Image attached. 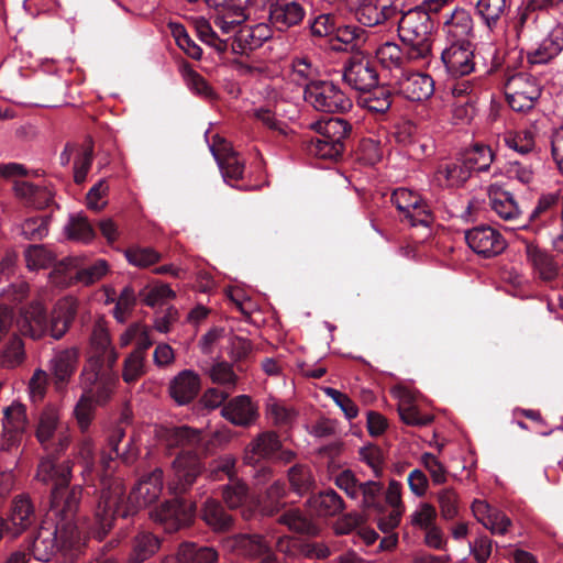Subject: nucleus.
Instances as JSON below:
<instances>
[{
	"label": "nucleus",
	"instance_id": "nucleus-1",
	"mask_svg": "<svg viewBox=\"0 0 563 563\" xmlns=\"http://www.w3.org/2000/svg\"><path fill=\"white\" fill-rule=\"evenodd\" d=\"M163 489V471L155 468L143 476L124 500V485L120 477L101 478V492L95 509V528L91 534L98 540L111 529L114 518H126L156 501Z\"/></svg>",
	"mask_w": 563,
	"mask_h": 563
},
{
	"label": "nucleus",
	"instance_id": "nucleus-2",
	"mask_svg": "<svg viewBox=\"0 0 563 563\" xmlns=\"http://www.w3.org/2000/svg\"><path fill=\"white\" fill-rule=\"evenodd\" d=\"M77 310V300L73 297H64L55 303L49 317H47L44 306L34 301L21 311L18 327L23 334L34 340H40L46 334L59 340L70 328Z\"/></svg>",
	"mask_w": 563,
	"mask_h": 563
},
{
	"label": "nucleus",
	"instance_id": "nucleus-3",
	"mask_svg": "<svg viewBox=\"0 0 563 563\" xmlns=\"http://www.w3.org/2000/svg\"><path fill=\"white\" fill-rule=\"evenodd\" d=\"M74 463L70 460L58 462L54 455L40 460L35 478L45 484L53 485L51 492V514L66 511L68 516L76 514L82 496V487L74 485L68 488L73 477Z\"/></svg>",
	"mask_w": 563,
	"mask_h": 563
},
{
	"label": "nucleus",
	"instance_id": "nucleus-4",
	"mask_svg": "<svg viewBox=\"0 0 563 563\" xmlns=\"http://www.w3.org/2000/svg\"><path fill=\"white\" fill-rule=\"evenodd\" d=\"M75 515L47 512L48 520L54 522L51 527H41L32 544V552L36 560L48 562L62 549H74L81 544L82 532L75 521Z\"/></svg>",
	"mask_w": 563,
	"mask_h": 563
},
{
	"label": "nucleus",
	"instance_id": "nucleus-5",
	"mask_svg": "<svg viewBox=\"0 0 563 563\" xmlns=\"http://www.w3.org/2000/svg\"><path fill=\"white\" fill-rule=\"evenodd\" d=\"M309 128L318 136L305 142V148L311 156L336 161L344 152V140L350 135L352 126L342 118H328L311 122Z\"/></svg>",
	"mask_w": 563,
	"mask_h": 563
},
{
	"label": "nucleus",
	"instance_id": "nucleus-6",
	"mask_svg": "<svg viewBox=\"0 0 563 563\" xmlns=\"http://www.w3.org/2000/svg\"><path fill=\"white\" fill-rule=\"evenodd\" d=\"M433 22L424 10L412 8L404 12L398 21V36L404 46L415 56L430 63L432 56Z\"/></svg>",
	"mask_w": 563,
	"mask_h": 563
},
{
	"label": "nucleus",
	"instance_id": "nucleus-7",
	"mask_svg": "<svg viewBox=\"0 0 563 563\" xmlns=\"http://www.w3.org/2000/svg\"><path fill=\"white\" fill-rule=\"evenodd\" d=\"M305 101L316 111L324 113L345 112L352 108V100L332 81H311L303 90Z\"/></svg>",
	"mask_w": 563,
	"mask_h": 563
},
{
	"label": "nucleus",
	"instance_id": "nucleus-8",
	"mask_svg": "<svg viewBox=\"0 0 563 563\" xmlns=\"http://www.w3.org/2000/svg\"><path fill=\"white\" fill-rule=\"evenodd\" d=\"M119 354L111 343L107 328L98 322L93 325L89 340L88 355L84 365V375L96 377L95 371L100 366L114 367Z\"/></svg>",
	"mask_w": 563,
	"mask_h": 563
},
{
	"label": "nucleus",
	"instance_id": "nucleus-9",
	"mask_svg": "<svg viewBox=\"0 0 563 563\" xmlns=\"http://www.w3.org/2000/svg\"><path fill=\"white\" fill-rule=\"evenodd\" d=\"M505 95L512 110L525 112L534 107L541 96V86L532 75L518 73L507 79Z\"/></svg>",
	"mask_w": 563,
	"mask_h": 563
},
{
	"label": "nucleus",
	"instance_id": "nucleus-10",
	"mask_svg": "<svg viewBox=\"0 0 563 563\" xmlns=\"http://www.w3.org/2000/svg\"><path fill=\"white\" fill-rule=\"evenodd\" d=\"M391 201L400 213V220L408 224L428 225L431 222V212L421 197L407 188H398L391 195Z\"/></svg>",
	"mask_w": 563,
	"mask_h": 563
},
{
	"label": "nucleus",
	"instance_id": "nucleus-11",
	"mask_svg": "<svg viewBox=\"0 0 563 563\" xmlns=\"http://www.w3.org/2000/svg\"><path fill=\"white\" fill-rule=\"evenodd\" d=\"M173 477L168 482V489L174 494L185 493L192 486L202 472L199 456L191 450L183 451L172 464Z\"/></svg>",
	"mask_w": 563,
	"mask_h": 563
},
{
	"label": "nucleus",
	"instance_id": "nucleus-12",
	"mask_svg": "<svg viewBox=\"0 0 563 563\" xmlns=\"http://www.w3.org/2000/svg\"><path fill=\"white\" fill-rule=\"evenodd\" d=\"M196 507L192 503L173 499L162 504L151 512V517L162 523L166 531L174 532L189 526L195 518Z\"/></svg>",
	"mask_w": 563,
	"mask_h": 563
},
{
	"label": "nucleus",
	"instance_id": "nucleus-13",
	"mask_svg": "<svg viewBox=\"0 0 563 563\" xmlns=\"http://www.w3.org/2000/svg\"><path fill=\"white\" fill-rule=\"evenodd\" d=\"M96 377L84 375V368L80 372V384L85 391L89 394L97 405L107 404L114 394L119 385V375L114 367L100 366L95 371Z\"/></svg>",
	"mask_w": 563,
	"mask_h": 563
},
{
	"label": "nucleus",
	"instance_id": "nucleus-14",
	"mask_svg": "<svg viewBox=\"0 0 563 563\" xmlns=\"http://www.w3.org/2000/svg\"><path fill=\"white\" fill-rule=\"evenodd\" d=\"M467 245L478 255L493 257L506 249L503 235L492 227H475L465 232Z\"/></svg>",
	"mask_w": 563,
	"mask_h": 563
},
{
	"label": "nucleus",
	"instance_id": "nucleus-15",
	"mask_svg": "<svg viewBox=\"0 0 563 563\" xmlns=\"http://www.w3.org/2000/svg\"><path fill=\"white\" fill-rule=\"evenodd\" d=\"M377 62L386 69L406 70L409 64L418 66L428 65L421 56H415L408 49V46H400L396 42L387 41L378 45L375 51Z\"/></svg>",
	"mask_w": 563,
	"mask_h": 563
},
{
	"label": "nucleus",
	"instance_id": "nucleus-16",
	"mask_svg": "<svg viewBox=\"0 0 563 563\" xmlns=\"http://www.w3.org/2000/svg\"><path fill=\"white\" fill-rule=\"evenodd\" d=\"M80 358V349L69 346L54 350L48 362V369L53 376L56 388H64L77 371Z\"/></svg>",
	"mask_w": 563,
	"mask_h": 563
},
{
	"label": "nucleus",
	"instance_id": "nucleus-17",
	"mask_svg": "<svg viewBox=\"0 0 563 563\" xmlns=\"http://www.w3.org/2000/svg\"><path fill=\"white\" fill-rule=\"evenodd\" d=\"M441 59L450 75L454 77L470 75L475 67L471 41L449 42L441 54Z\"/></svg>",
	"mask_w": 563,
	"mask_h": 563
},
{
	"label": "nucleus",
	"instance_id": "nucleus-18",
	"mask_svg": "<svg viewBox=\"0 0 563 563\" xmlns=\"http://www.w3.org/2000/svg\"><path fill=\"white\" fill-rule=\"evenodd\" d=\"M27 426L26 408L20 402H12L4 409L2 420V446L5 450L18 448L22 442Z\"/></svg>",
	"mask_w": 563,
	"mask_h": 563
},
{
	"label": "nucleus",
	"instance_id": "nucleus-19",
	"mask_svg": "<svg viewBox=\"0 0 563 563\" xmlns=\"http://www.w3.org/2000/svg\"><path fill=\"white\" fill-rule=\"evenodd\" d=\"M210 151L218 163L222 177L225 183L236 181L243 177L244 162L231 144L219 136L214 137L210 145Z\"/></svg>",
	"mask_w": 563,
	"mask_h": 563
},
{
	"label": "nucleus",
	"instance_id": "nucleus-20",
	"mask_svg": "<svg viewBox=\"0 0 563 563\" xmlns=\"http://www.w3.org/2000/svg\"><path fill=\"white\" fill-rule=\"evenodd\" d=\"M343 80L355 90L367 91L376 87L378 75L368 58L355 56L345 64Z\"/></svg>",
	"mask_w": 563,
	"mask_h": 563
},
{
	"label": "nucleus",
	"instance_id": "nucleus-21",
	"mask_svg": "<svg viewBox=\"0 0 563 563\" xmlns=\"http://www.w3.org/2000/svg\"><path fill=\"white\" fill-rule=\"evenodd\" d=\"M441 19V31L448 43H465L470 41L474 24L472 15L466 9L456 7L452 11L444 13Z\"/></svg>",
	"mask_w": 563,
	"mask_h": 563
},
{
	"label": "nucleus",
	"instance_id": "nucleus-22",
	"mask_svg": "<svg viewBox=\"0 0 563 563\" xmlns=\"http://www.w3.org/2000/svg\"><path fill=\"white\" fill-rule=\"evenodd\" d=\"M155 435L167 450L192 449L202 441L201 431L188 426H159L155 429Z\"/></svg>",
	"mask_w": 563,
	"mask_h": 563
},
{
	"label": "nucleus",
	"instance_id": "nucleus-23",
	"mask_svg": "<svg viewBox=\"0 0 563 563\" xmlns=\"http://www.w3.org/2000/svg\"><path fill=\"white\" fill-rule=\"evenodd\" d=\"M272 35V29L266 23L242 24L230 46L235 54H247L261 47Z\"/></svg>",
	"mask_w": 563,
	"mask_h": 563
},
{
	"label": "nucleus",
	"instance_id": "nucleus-24",
	"mask_svg": "<svg viewBox=\"0 0 563 563\" xmlns=\"http://www.w3.org/2000/svg\"><path fill=\"white\" fill-rule=\"evenodd\" d=\"M523 251L528 264L543 282H551L559 275V264L545 250L533 241H523Z\"/></svg>",
	"mask_w": 563,
	"mask_h": 563
},
{
	"label": "nucleus",
	"instance_id": "nucleus-25",
	"mask_svg": "<svg viewBox=\"0 0 563 563\" xmlns=\"http://www.w3.org/2000/svg\"><path fill=\"white\" fill-rule=\"evenodd\" d=\"M5 521L9 525L8 533L12 539L25 532L35 521V510L31 499L25 495L16 496L12 500Z\"/></svg>",
	"mask_w": 563,
	"mask_h": 563
},
{
	"label": "nucleus",
	"instance_id": "nucleus-26",
	"mask_svg": "<svg viewBox=\"0 0 563 563\" xmlns=\"http://www.w3.org/2000/svg\"><path fill=\"white\" fill-rule=\"evenodd\" d=\"M472 511L476 520L496 536H505L512 525L505 512L492 507L486 500L475 499Z\"/></svg>",
	"mask_w": 563,
	"mask_h": 563
},
{
	"label": "nucleus",
	"instance_id": "nucleus-27",
	"mask_svg": "<svg viewBox=\"0 0 563 563\" xmlns=\"http://www.w3.org/2000/svg\"><path fill=\"white\" fill-rule=\"evenodd\" d=\"M398 89L408 100L422 101L433 93L434 82L427 74L402 71L398 79Z\"/></svg>",
	"mask_w": 563,
	"mask_h": 563
},
{
	"label": "nucleus",
	"instance_id": "nucleus-28",
	"mask_svg": "<svg viewBox=\"0 0 563 563\" xmlns=\"http://www.w3.org/2000/svg\"><path fill=\"white\" fill-rule=\"evenodd\" d=\"M221 413L231 423L247 427L256 421L258 408L249 396L240 395L227 402Z\"/></svg>",
	"mask_w": 563,
	"mask_h": 563
},
{
	"label": "nucleus",
	"instance_id": "nucleus-29",
	"mask_svg": "<svg viewBox=\"0 0 563 563\" xmlns=\"http://www.w3.org/2000/svg\"><path fill=\"white\" fill-rule=\"evenodd\" d=\"M540 135V124L534 121L516 131H506L503 139L508 148L525 155L536 151Z\"/></svg>",
	"mask_w": 563,
	"mask_h": 563
},
{
	"label": "nucleus",
	"instance_id": "nucleus-30",
	"mask_svg": "<svg viewBox=\"0 0 563 563\" xmlns=\"http://www.w3.org/2000/svg\"><path fill=\"white\" fill-rule=\"evenodd\" d=\"M200 377L190 369L179 372L169 383V395L178 405H186L196 398L200 390Z\"/></svg>",
	"mask_w": 563,
	"mask_h": 563
},
{
	"label": "nucleus",
	"instance_id": "nucleus-31",
	"mask_svg": "<svg viewBox=\"0 0 563 563\" xmlns=\"http://www.w3.org/2000/svg\"><path fill=\"white\" fill-rule=\"evenodd\" d=\"M398 11L394 5L378 7L377 0H356L355 18L365 26L383 24L395 19Z\"/></svg>",
	"mask_w": 563,
	"mask_h": 563
},
{
	"label": "nucleus",
	"instance_id": "nucleus-32",
	"mask_svg": "<svg viewBox=\"0 0 563 563\" xmlns=\"http://www.w3.org/2000/svg\"><path fill=\"white\" fill-rule=\"evenodd\" d=\"M306 14L303 7L297 1L282 0L269 10V21L279 31L300 23Z\"/></svg>",
	"mask_w": 563,
	"mask_h": 563
},
{
	"label": "nucleus",
	"instance_id": "nucleus-33",
	"mask_svg": "<svg viewBox=\"0 0 563 563\" xmlns=\"http://www.w3.org/2000/svg\"><path fill=\"white\" fill-rule=\"evenodd\" d=\"M217 559L218 553L213 548L185 542L175 554L166 556L163 563H214Z\"/></svg>",
	"mask_w": 563,
	"mask_h": 563
},
{
	"label": "nucleus",
	"instance_id": "nucleus-34",
	"mask_svg": "<svg viewBox=\"0 0 563 563\" xmlns=\"http://www.w3.org/2000/svg\"><path fill=\"white\" fill-rule=\"evenodd\" d=\"M470 177L468 170L459 158L439 164L432 181L441 188H454L464 185Z\"/></svg>",
	"mask_w": 563,
	"mask_h": 563
},
{
	"label": "nucleus",
	"instance_id": "nucleus-35",
	"mask_svg": "<svg viewBox=\"0 0 563 563\" xmlns=\"http://www.w3.org/2000/svg\"><path fill=\"white\" fill-rule=\"evenodd\" d=\"M232 551L243 556H261L271 554V542L258 534H238L227 540Z\"/></svg>",
	"mask_w": 563,
	"mask_h": 563
},
{
	"label": "nucleus",
	"instance_id": "nucleus-36",
	"mask_svg": "<svg viewBox=\"0 0 563 563\" xmlns=\"http://www.w3.org/2000/svg\"><path fill=\"white\" fill-rule=\"evenodd\" d=\"M563 49V27H554L536 49L528 54L531 64H547Z\"/></svg>",
	"mask_w": 563,
	"mask_h": 563
},
{
	"label": "nucleus",
	"instance_id": "nucleus-37",
	"mask_svg": "<svg viewBox=\"0 0 563 563\" xmlns=\"http://www.w3.org/2000/svg\"><path fill=\"white\" fill-rule=\"evenodd\" d=\"M279 448L280 441L274 432H263L246 446L244 461L247 464L257 463L274 455Z\"/></svg>",
	"mask_w": 563,
	"mask_h": 563
},
{
	"label": "nucleus",
	"instance_id": "nucleus-38",
	"mask_svg": "<svg viewBox=\"0 0 563 563\" xmlns=\"http://www.w3.org/2000/svg\"><path fill=\"white\" fill-rule=\"evenodd\" d=\"M64 428L60 422L59 410L55 407H45L38 417L36 426V439L44 449H48L56 433Z\"/></svg>",
	"mask_w": 563,
	"mask_h": 563
},
{
	"label": "nucleus",
	"instance_id": "nucleus-39",
	"mask_svg": "<svg viewBox=\"0 0 563 563\" xmlns=\"http://www.w3.org/2000/svg\"><path fill=\"white\" fill-rule=\"evenodd\" d=\"M125 437V431L121 427H117L112 430L111 434L108 438V445L111 449L114 456L110 455L107 457L104 454L102 455L101 463L104 468V474L101 476H107V478H111L108 476V472L111 470V462L114 457H120L124 463H132L136 455L137 450L134 448L133 440L131 439L126 444V450L120 452L119 444L122 442V440Z\"/></svg>",
	"mask_w": 563,
	"mask_h": 563
},
{
	"label": "nucleus",
	"instance_id": "nucleus-40",
	"mask_svg": "<svg viewBox=\"0 0 563 563\" xmlns=\"http://www.w3.org/2000/svg\"><path fill=\"white\" fill-rule=\"evenodd\" d=\"M508 9L507 0H476L475 2L476 15L490 32L498 27Z\"/></svg>",
	"mask_w": 563,
	"mask_h": 563
},
{
	"label": "nucleus",
	"instance_id": "nucleus-41",
	"mask_svg": "<svg viewBox=\"0 0 563 563\" xmlns=\"http://www.w3.org/2000/svg\"><path fill=\"white\" fill-rule=\"evenodd\" d=\"M245 19L244 10L241 4L232 9H224L217 11L213 18V25L221 32L222 36L228 40V47L236 34V31L242 26Z\"/></svg>",
	"mask_w": 563,
	"mask_h": 563
},
{
	"label": "nucleus",
	"instance_id": "nucleus-42",
	"mask_svg": "<svg viewBox=\"0 0 563 563\" xmlns=\"http://www.w3.org/2000/svg\"><path fill=\"white\" fill-rule=\"evenodd\" d=\"M488 196L492 209L500 219L511 221L519 217V207L510 192L492 186Z\"/></svg>",
	"mask_w": 563,
	"mask_h": 563
},
{
	"label": "nucleus",
	"instance_id": "nucleus-43",
	"mask_svg": "<svg viewBox=\"0 0 563 563\" xmlns=\"http://www.w3.org/2000/svg\"><path fill=\"white\" fill-rule=\"evenodd\" d=\"M460 161L471 176L473 172L487 170L494 161V153L487 145L475 144L462 155Z\"/></svg>",
	"mask_w": 563,
	"mask_h": 563
},
{
	"label": "nucleus",
	"instance_id": "nucleus-44",
	"mask_svg": "<svg viewBox=\"0 0 563 563\" xmlns=\"http://www.w3.org/2000/svg\"><path fill=\"white\" fill-rule=\"evenodd\" d=\"M310 507L318 516L332 517L344 509V501L333 489H328L309 499Z\"/></svg>",
	"mask_w": 563,
	"mask_h": 563
},
{
	"label": "nucleus",
	"instance_id": "nucleus-45",
	"mask_svg": "<svg viewBox=\"0 0 563 563\" xmlns=\"http://www.w3.org/2000/svg\"><path fill=\"white\" fill-rule=\"evenodd\" d=\"M159 549V540L150 532H141L134 539L129 563H142Z\"/></svg>",
	"mask_w": 563,
	"mask_h": 563
},
{
	"label": "nucleus",
	"instance_id": "nucleus-46",
	"mask_svg": "<svg viewBox=\"0 0 563 563\" xmlns=\"http://www.w3.org/2000/svg\"><path fill=\"white\" fill-rule=\"evenodd\" d=\"M202 519L214 531H223L231 527L232 518L214 499H208L202 510Z\"/></svg>",
	"mask_w": 563,
	"mask_h": 563
},
{
	"label": "nucleus",
	"instance_id": "nucleus-47",
	"mask_svg": "<svg viewBox=\"0 0 563 563\" xmlns=\"http://www.w3.org/2000/svg\"><path fill=\"white\" fill-rule=\"evenodd\" d=\"M14 191L16 196L26 200L27 203L34 206L35 208H42L52 198L51 192L40 186H35L25 180H18L14 183Z\"/></svg>",
	"mask_w": 563,
	"mask_h": 563
},
{
	"label": "nucleus",
	"instance_id": "nucleus-48",
	"mask_svg": "<svg viewBox=\"0 0 563 563\" xmlns=\"http://www.w3.org/2000/svg\"><path fill=\"white\" fill-rule=\"evenodd\" d=\"M194 26L199 38L207 45L213 47L219 53L228 51V40L222 38L202 16L194 19Z\"/></svg>",
	"mask_w": 563,
	"mask_h": 563
},
{
	"label": "nucleus",
	"instance_id": "nucleus-49",
	"mask_svg": "<svg viewBox=\"0 0 563 563\" xmlns=\"http://www.w3.org/2000/svg\"><path fill=\"white\" fill-rule=\"evenodd\" d=\"M435 498L444 520H453L460 511V496L453 487H444L437 492Z\"/></svg>",
	"mask_w": 563,
	"mask_h": 563
},
{
	"label": "nucleus",
	"instance_id": "nucleus-50",
	"mask_svg": "<svg viewBox=\"0 0 563 563\" xmlns=\"http://www.w3.org/2000/svg\"><path fill=\"white\" fill-rule=\"evenodd\" d=\"M124 255L129 264L139 268H147L158 263L162 258L159 252H157L153 247L144 246L128 247L124 252Z\"/></svg>",
	"mask_w": 563,
	"mask_h": 563
},
{
	"label": "nucleus",
	"instance_id": "nucleus-51",
	"mask_svg": "<svg viewBox=\"0 0 563 563\" xmlns=\"http://www.w3.org/2000/svg\"><path fill=\"white\" fill-rule=\"evenodd\" d=\"M278 521L282 525L287 526L288 529L294 532L307 534L316 533V527L311 520L297 508L287 510L279 517Z\"/></svg>",
	"mask_w": 563,
	"mask_h": 563
},
{
	"label": "nucleus",
	"instance_id": "nucleus-52",
	"mask_svg": "<svg viewBox=\"0 0 563 563\" xmlns=\"http://www.w3.org/2000/svg\"><path fill=\"white\" fill-rule=\"evenodd\" d=\"M383 490V485L379 482L367 481L360 484V498L356 500L358 506L363 509H373L382 511L379 504V496Z\"/></svg>",
	"mask_w": 563,
	"mask_h": 563
},
{
	"label": "nucleus",
	"instance_id": "nucleus-53",
	"mask_svg": "<svg viewBox=\"0 0 563 563\" xmlns=\"http://www.w3.org/2000/svg\"><path fill=\"white\" fill-rule=\"evenodd\" d=\"M361 102L364 108L374 113H385L391 106V95L387 88L375 87L373 91L367 90Z\"/></svg>",
	"mask_w": 563,
	"mask_h": 563
},
{
	"label": "nucleus",
	"instance_id": "nucleus-54",
	"mask_svg": "<svg viewBox=\"0 0 563 563\" xmlns=\"http://www.w3.org/2000/svg\"><path fill=\"white\" fill-rule=\"evenodd\" d=\"M1 365L5 368H15L25 358L24 344L21 338L13 335L1 352Z\"/></svg>",
	"mask_w": 563,
	"mask_h": 563
},
{
	"label": "nucleus",
	"instance_id": "nucleus-55",
	"mask_svg": "<svg viewBox=\"0 0 563 563\" xmlns=\"http://www.w3.org/2000/svg\"><path fill=\"white\" fill-rule=\"evenodd\" d=\"M66 234L69 239L89 242L95 238V231L88 219L81 214L70 217L68 224L65 227Z\"/></svg>",
	"mask_w": 563,
	"mask_h": 563
},
{
	"label": "nucleus",
	"instance_id": "nucleus-56",
	"mask_svg": "<svg viewBox=\"0 0 563 563\" xmlns=\"http://www.w3.org/2000/svg\"><path fill=\"white\" fill-rule=\"evenodd\" d=\"M563 202V197H561L558 192H549L542 195L536 208L532 210L530 214L531 220H548L558 212V207L560 202Z\"/></svg>",
	"mask_w": 563,
	"mask_h": 563
},
{
	"label": "nucleus",
	"instance_id": "nucleus-57",
	"mask_svg": "<svg viewBox=\"0 0 563 563\" xmlns=\"http://www.w3.org/2000/svg\"><path fill=\"white\" fill-rule=\"evenodd\" d=\"M421 466L429 473L433 485H443L448 481L449 471L432 453L424 452L419 460Z\"/></svg>",
	"mask_w": 563,
	"mask_h": 563
},
{
	"label": "nucleus",
	"instance_id": "nucleus-58",
	"mask_svg": "<svg viewBox=\"0 0 563 563\" xmlns=\"http://www.w3.org/2000/svg\"><path fill=\"white\" fill-rule=\"evenodd\" d=\"M398 412L401 421L409 426H427L433 419L430 415H422L418 407L406 398L401 399L398 406Z\"/></svg>",
	"mask_w": 563,
	"mask_h": 563
},
{
	"label": "nucleus",
	"instance_id": "nucleus-59",
	"mask_svg": "<svg viewBox=\"0 0 563 563\" xmlns=\"http://www.w3.org/2000/svg\"><path fill=\"white\" fill-rule=\"evenodd\" d=\"M437 509L430 503H420L410 515V523L420 530H427L437 525Z\"/></svg>",
	"mask_w": 563,
	"mask_h": 563
},
{
	"label": "nucleus",
	"instance_id": "nucleus-60",
	"mask_svg": "<svg viewBox=\"0 0 563 563\" xmlns=\"http://www.w3.org/2000/svg\"><path fill=\"white\" fill-rule=\"evenodd\" d=\"M316 76L317 68L311 64V62L307 57H298L294 59L292 70L290 74V78L294 82L306 88V86L309 85V82L316 81Z\"/></svg>",
	"mask_w": 563,
	"mask_h": 563
},
{
	"label": "nucleus",
	"instance_id": "nucleus-61",
	"mask_svg": "<svg viewBox=\"0 0 563 563\" xmlns=\"http://www.w3.org/2000/svg\"><path fill=\"white\" fill-rule=\"evenodd\" d=\"M145 357L139 352H131L123 362L122 378L126 384L136 382L145 373Z\"/></svg>",
	"mask_w": 563,
	"mask_h": 563
},
{
	"label": "nucleus",
	"instance_id": "nucleus-62",
	"mask_svg": "<svg viewBox=\"0 0 563 563\" xmlns=\"http://www.w3.org/2000/svg\"><path fill=\"white\" fill-rule=\"evenodd\" d=\"M289 483L298 494L307 493L313 485L314 481L311 471L305 465H295L288 472Z\"/></svg>",
	"mask_w": 563,
	"mask_h": 563
},
{
	"label": "nucleus",
	"instance_id": "nucleus-63",
	"mask_svg": "<svg viewBox=\"0 0 563 563\" xmlns=\"http://www.w3.org/2000/svg\"><path fill=\"white\" fill-rule=\"evenodd\" d=\"M93 398L84 391L75 406L74 415L81 431L88 430L95 415Z\"/></svg>",
	"mask_w": 563,
	"mask_h": 563
},
{
	"label": "nucleus",
	"instance_id": "nucleus-64",
	"mask_svg": "<svg viewBox=\"0 0 563 563\" xmlns=\"http://www.w3.org/2000/svg\"><path fill=\"white\" fill-rule=\"evenodd\" d=\"M108 271V263L104 260H98L93 264L77 271L75 278L82 285L89 286L106 276Z\"/></svg>",
	"mask_w": 563,
	"mask_h": 563
}]
</instances>
